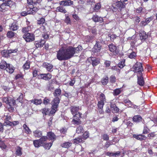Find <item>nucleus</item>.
I'll use <instances>...</instances> for the list:
<instances>
[{
  "label": "nucleus",
  "instance_id": "nucleus-10",
  "mask_svg": "<svg viewBox=\"0 0 157 157\" xmlns=\"http://www.w3.org/2000/svg\"><path fill=\"white\" fill-rule=\"evenodd\" d=\"M105 97L104 94L101 93L99 95L98 102V104H99L101 106L102 105H104V102L106 101Z\"/></svg>",
  "mask_w": 157,
  "mask_h": 157
},
{
  "label": "nucleus",
  "instance_id": "nucleus-54",
  "mask_svg": "<svg viewBox=\"0 0 157 157\" xmlns=\"http://www.w3.org/2000/svg\"><path fill=\"white\" fill-rule=\"evenodd\" d=\"M121 91L120 89H117L114 90L113 93L114 95L117 96L119 95L121 93Z\"/></svg>",
  "mask_w": 157,
  "mask_h": 157
},
{
  "label": "nucleus",
  "instance_id": "nucleus-44",
  "mask_svg": "<svg viewBox=\"0 0 157 157\" xmlns=\"http://www.w3.org/2000/svg\"><path fill=\"white\" fill-rule=\"evenodd\" d=\"M144 10L142 7H139L136 9V11L137 13H142L144 12Z\"/></svg>",
  "mask_w": 157,
  "mask_h": 157
},
{
  "label": "nucleus",
  "instance_id": "nucleus-1",
  "mask_svg": "<svg viewBox=\"0 0 157 157\" xmlns=\"http://www.w3.org/2000/svg\"><path fill=\"white\" fill-rule=\"evenodd\" d=\"M82 49V47L80 45L77 47L72 46L62 47L57 52L56 57L60 61L67 60Z\"/></svg>",
  "mask_w": 157,
  "mask_h": 157
},
{
  "label": "nucleus",
  "instance_id": "nucleus-40",
  "mask_svg": "<svg viewBox=\"0 0 157 157\" xmlns=\"http://www.w3.org/2000/svg\"><path fill=\"white\" fill-rule=\"evenodd\" d=\"M84 131V129L81 126H79L77 128L76 132L78 134L83 133Z\"/></svg>",
  "mask_w": 157,
  "mask_h": 157
},
{
  "label": "nucleus",
  "instance_id": "nucleus-50",
  "mask_svg": "<svg viewBox=\"0 0 157 157\" xmlns=\"http://www.w3.org/2000/svg\"><path fill=\"white\" fill-rule=\"evenodd\" d=\"M108 82V77H106L104 78H103L101 80V82L103 85H106Z\"/></svg>",
  "mask_w": 157,
  "mask_h": 157
},
{
  "label": "nucleus",
  "instance_id": "nucleus-36",
  "mask_svg": "<svg viewBox=\"0 0 157 157\" xmlns=\"http://www.w3.org/2000/svg\"><path fill=\"white\" fill-rule=\"evenodd\" d=\"M18 28V26L15 23H13L10 26V30L14 31L17 30Z\"/></svg>",
  "mask_w": 157,
  "mask_h": 157
},
{
  "label": "nucleus",
  "instance_id": "nucleus-39",
  "mask_svg": "<svg viewBox=\"0 0 157 157\" xmlns=\"http://www.w3.org/2000/svg\"><path fill=\"white\" fill-rule=\"evenodd\" d=\"M71 143L67 142L63 143L61 144V145L63 147L68 148L71 146Z\"/></svg>",
  "mask_w": 157,
  "mask_h": 157
},
{
  "label": "nucleus",
  "instance_id": "nucleus-38",
  "mask_svg": "<svg viewBox=\"0 0 157 157\" xmlns=\"http://www.w3.org/2000/svg\"><path fill=\"white\" fill-rule=\"evenodd\" d=\"M45 43V41L44 40H41V41L40 42H37L36 43V46L37 48H39L41 46H43L44 44Z\"/></svg>",
  "mask_w": 157,
  "mask_h": 157
},
{
  "label": "nucleus",
  "instance_id": "nucleus-14",
  "mask_svg": "<svg viewBox=\"0 0 157 157\" xmlns=\"http://www.w3.org/2000/svg\"><path fill=\"white\" fill-rule=\"evenodd\" d=\"M152 20V17H151L146 18L144 21L140 22V25L141 26H144L149 23Z\"/></svg>",
  "mask_w": 157,
  "mask_h": 157
},
{
  "label": "nucleus",
  "instance_id": "nucleus-9",
  "mask_svg": "<svg viewBox=\"0 0 157 157\" xmlns=\"http://www.w3.org/2000/svg\"><path fill=\"white\" fill-rule=\"evenodd\" d=\"M17 51V49H11L8 50H4L1 51V53L2 56L5 57H7L10 54L16 52Z\"/></svg>",
  "mask_w": 157,
  "mask_h": 157
},
{
  "label": "nucleus",
  "instance_id": "nucleus-33",
  "mask_svg": "<svg viewBox=\"0 0 157 157\" xmlns=\"http://www.w3.org/2000/svg\"><path fill=\"white\" fill-rule=\"evenodd\" d=\"M47 135L49 139L52 140H54L56 139L55 135L54 133L52 132H49L48 133Z\"/></svg>",
  "mask_w": 157,
  "mask_h": 157
},
{
  "label": "nucleus",
  "instance_id": "nucleus-61",
  "mask_svg": "<svg viewBox=\"0 0 157 157\" xmlns=\"http://www.w3.org/2000/svg\"><path fill=\"white\" fill-rule=\"evenodd\" d=\"M135 23L137 24L140 21V18L138 17H135Z\"/></svg>",
  "mask_w": 157,
  "mask_h": 157
},
{
  "label": "nucleus",
  "instance_id": "nucleus-31",
  "mask_svg": "<svg viewBox=\"0 0 157 157\" xmlns=\"http://www.w3.org/2000/svg\"><path fill=\"white\" fill-rule=\"evenodd\" d=\"M142 120V117L139 116H135L133 118V120L134 122L138 123L141 121Z\"/></svg>",
  "mask_w": 157,
  "mask_h": 157
},
{
  "label": "nucleus",
  "instance_id": "nucleus-28",
  "mask_svg": "<svg viewBox=\"0 0 157 157\" xmlns=\"http://www.w3.org/2000/svg\"><path fill=\"white\" fill-rule=\"evenodd\" d=\"M61 94V90L59 89H57L53 93L54 96L55 97H59Z\"/></svg>",
  "mask_w": 157,
  "mask_h": 157
},
{
  "label": "nucleus",
  "instance_id": "nucleus-45",
  "mask_svg": "<svg viewBox=\"0 0 157 157\" xmlns=\"http://www.w3.org/2000/svg\"><path fill=\"white\" fill-rule=\"evenodd\" d=\"M81 114H80L79 112H77L73 116V119L80 120V118L81 117Z\"/></svg>",
  "mask_w": 157,
  "mask_h": 157
},
{
  "label": "nucleus",
  "instance_id": "nucleus-15",
  "mask_svg": "<svg viewBox=\"0 0 157 157\" xmlns=\"http://www.w3.org/2000/svg\"><path fill=\"white\" fill-rule=\"evenodd\" d=\"M109 49L110 51L112 52L114 54H117L118 51L117 49L116 46L113 44H110L109 46Z\"/></svg>",
  "mask_w": 157,
  "mask_h": 157
},
{
  "label": "nucleus",
  "instance_id": "nucleus-55",
  "mask_svg": "<svg viewBox=\"0 0 157 157\" xmlns=\"http://www.w3.org/2000/svg\"><path fill=\"white\" fill-rule=\"evenodd\" d=\"M41 111L43 114L44 115H47L49 112V109L45 108L43 109Z\"/></svg>",
  "mask_w": 157,
  "mask_h": 157
},
{
  "label": "nucleus",
  "instance_id": "nucleus-64",
  "mask_svg": "<svg viewBox=\"0 0 157 157\" xmlns=\"http://www.w3.org/2000/svg\"><path fill=\"white\" fill-rule=\"evenodd\" d=\"M102 138L104 140H109L108 136L106 134H104L102 136Z\"/></svg>",
  "mask_w": 157,
  "mask_h": 157
},
{
  "label": "nucleus",
  "instance_id": "nucleus-6",
  "mask_svg": "<svg viewBox=\"0 0 157 157\" xmlns=\"http://www.w3.org/2000/svg\"><path fill=\"white\" fill-rule=\"evenodd\" d=\"M23 38L27 42H31L35 40L34 35L31 33H25L23 36Z\"/></svg>",
  "mask_w": 157,
  "mask_h": 157
},
{
  "label": "nucleus",
  "instance_id": "nucleus-60",
  "mask_svg": "<svg viewBox=\"0 0 157 157\" xmlns=\"http://www.w3.org/2000/svg\"><path fill=\"white\" fill-rule=\"evenodd\" d=\"M110 81L112 82H114L116 81V77L112 75L110 77Z\"/></svg>",
  "mask_w": 157,
  "mask_h": 157
},
{
  "label": "nucleus",
  "instance_id": "nucleus-21",
  "mask_svg": "<svg viewBox=\"0 0 157 157\" xmlns=\"http://www.w3.org/2000/svg\"><path fill=\"white\" fill-rule=\"evenodd\" d=\"M92 19L95 22H99L100 23H101L103 21V19L102 17H99L96 14L93 16Z\"/></svg>",
  "mask_w": 157,
  "mask_h": 157
},
{
  "label": "nucleus",
  "instance_id": "nucleus-20",
  "mask_svg": "<svg viewBox=\"0 0 157 157\" xmlns=\"http://www.w3.org/2000/svg\"><path fill=\"white\" fill-rule=\"evenodd\" d=\"M71 111V113L74 115V114H76L78 112L79 109V106H71L70 108Z\"/></svg>",
  "mask_w": 157,
  "mask_h": 157
},
{
  "label": "nucleus",
  "instance_id": "nucleus-13",
  "mask_svg": "<svg viewBox=\"0 0 157 157\" xmlns=\"http://www.w3.org/2000/svg\"><path fill=\"white\" fill-rule=\"evenodd\" d=\"M5 70L9 73L12 74L13 72L15 70V67L12 65L8 64L5 68Z\"/></svg>",
  "mask_w": 157,
  "mask_h": 157
},
{
  "label": "nucleus",
  "instance_id": "nucleus-23",
  "mask_svg": "<svg viewBox=\"0 0 157 157\" xmlns=\"http://www.w3.org/2000/svg\"><path fill=\"white\" fill-rule=\"evenodd\" d=\"M33 133V136L36 137H40L42 135V132L38 129L34 131Z\"/></svg>",
  "mask_w": 157,
  "mask_h": 157
},
{
  "label": "nucleus",
  "instance_id": "nucleus-18",
  "mask_svg": "<svg viewBox=\"0 0 157 157\" xmlns=\"http://www.w3.org/2000/svg\"><path fill=\"white\" fill-rule=\"evenodd\" d=\"M29 8L28 13L30 14H34L38 10L37 7L34 6V5L31 6Z\"/></svg>",
  "mask_w": 157,
  "mask_h": 157
},
{
  "label": "nucleus",
  "instance_id": "nucleus-12",
  "mask_svg": "<svg viewBox=\"0 0 157 157\" xmlns=\"http://www.w3.org/2000/svg\"><path fill=\"white\" fill-rule=\"evenodd\" d=\"M73 2L71 0H65L59 2L60 5L65 6H71L73 5Z\"/></svg>",
  "mask_w": 157,
  "mask_h": 157
},
{
  "label": "nucleus",
  "instance_id": "nucleus-25",
  "mask_svg": "<svg viewBox=\"0 0 157 157\" xmlns=\"http://www.w3.org/2000/svg\"><path fill=\"white\" fill-rule=\"evenodd\" d=\"M133 137L137 140H145L146 138L144 135H136L134 134L133 135Z\"/></svg>",
  "mask_w": 157,
  "mask_h": 157
},
{
  "label": "nucleus",
  "instance_id": "nucleus-7",
  "mask_svg": "<svg viewBox=\"0 0 157 157\" xmlns=\"http://www.w3.org/2000/svg\"><path fill=\"white\" fill-rule=\"evenodd\" d=\"M134 68V70L135 72H139L140 75H142L141 72L143 71L142 64L140 62H137L133 66Z\"/></svg>",
  "mask_w": 157,
  "mask_h": 157
},
{
  "label": "nucleus",
  "instance_id": "nucleus-17",
  "mask_svg": "<svg viewBox=\"0 0 157 157\" xmlns=\"http://www.w3.org/2000/svg\"><path fill=\"white\" fill-rule=\"evenodd\" d=\"M139 35L140 38L142 41L144 40L148 37L147 35L143 31H140Z\"/></svg>",
  "mask_w": 157,
  "mask_h": 157
},
{
  "label": "nucleus",
  "instance_id": "nucleus-8",
  "mask_svg": "<svg viewBox=\"0 0 157 157\" xmlns=\"http://www.w3.org/2000/svg\"><path fill=\"white\" fill-rule=\"evenodd\" d=\"M38 77L40 79L48 81L51 79L52 75L51 74L49 73L47 74H40L38 75Z\"/></svg>",
  "mask_w": 157,
  "mask_h": 157
},
{
  "label": "nucleus",
  "instance_id": "nucleus-57",
  "mask_svg": "<svg viewBox=\"0 0 157 157\" xmlns=\"http://www.w3.org/2000/svg\"><path fill=\"white\" fill-rule=\"evenodd\" d=\"M52 84V82H49L48 84L47 85V88L49 90L51 91L53 89L54 87L51 86Z\"/></svg>",
  "mask_w": 157,
  "mask_h": 157
},
{
  "label": "nucleus",
  "instance_id": "nucleus-26",
  "mask_svg": "<svg viewBox=\"0 0 157 157\" xmlns=\"http://www.w3.org/2000/svg\"><path fill=\"white\" fill-rule=\"evenodd\" d=\"M43 65L48 71H51L53 67V66L52 64L46 63H44Z\"/></svg>",
  "mask_w": 157,
  "mask_h": 157
},
{
  "label": "nucleus",
  "instance_id": "nucleus-4",
  "mask_svg": "<svg viewBox=\"0 0 157 157\" xmlns=\"http://www.w3.org/2000/svg\"><path fill=\"white\" fill-rule=\"evenodd\" d=\"M47 139V136H43L39 140H36L33 141V144L36 147H38L41 146H42L44 144V141H45Z\"/></svg>",
  "mask_w": 157,
  "mask_h": 157
},
{
  "label": "nucleus",
  "instance_id": "nucleus-51",
  "mask_svg": "<svg viewBox=\"0 0 157 157\" xmlns=\"http://www.w3.org/2000/svg\"><path fill=\"white\" fill-rule=\"evenodd\" d=\"M98 111L99 112V113L100 114H101L103 112V108L104 105H102L101 106H100V105L99 104H98Z\"/></svg>",
  "mask_w": 157,
  "mask_h": 157
},
{
  "label": "nucleus",
  "instance_id": "nucleus-47",
  "mask_svg": "<svg viewBox=\"0 0 157 157\" xmlns=\"http://www.w3.org/2000/svg\"><path fill=\"white\" fill-rule=\"evenodd\" d=\"M15 33L12 31H9L7 34V36L9 38H12L14 36Z\"/></svg>",
  "mask_w": 157,
  "mask_h": 157
},
{
  "label": "nucleus",
  "instance_id": "nucleus-37",
  "mask_svg": "<svg viewBox=\"0 0 157 157\" xmlns=\"http://www.w3.org/2000/svg\"><path fill=\"white\" fill-rule=\"evenodd\" d=\"M57 11L63 13H65L67 12L66 10L62 6H58L56 8Z\"/></svg>",
  "mask_w": 157,
  "mask_h": 157
},
{
  "label": "nucleus",
  "instance_id": "nucleus-63",
  "mask_svg": "<svg viewBox=\"0 0 157 157\" xmlns=\"http://www.w3.org/2000/svg\"><path fill=\"white\" fill-rule=\"evenodd\" d=\"M65 21L66 23L67 24H69L70 23L71 20L68 16H67L66 17V19L65 20Z\"/></svg>",
  "mask_w": 157,
  "mask_h": 157
},
{
  "label": "nucleus",
  "instance_id": "nucleus-41",
  "mask_svg": "<svg viewBox=\"0 0 157 157\" xmlns=\"http://www.w3.org/2000/svg\"><path fill=\"white\" fill-rule=\"evenodd\" d=\"M45 141H44V144H43L44 147L46 149H49L52 145V143H45Z\"/></svg>",
  "mask_w": 157,
  "mask_h": 157
},
{
  "label": "nucleus",
  "instance_id": "nucleus-62",
  "mask_svg": "<svg viewBox=\"0 0 157 157\" xmlns=\"http://www.w3.org/2000/svg\"><path fill=\"white\" fill-rule=\"evenodd\" d=\"M42 36L43 38L45 39H47L49 37L48 34L46 33H43L42 34Z\"/></svg>",
  "mask_w": 157,
  "mask_h": 157
},
{
  "label": "nucleus",
  "instance_id": "nucleus-58",
  "mask_svg": "<svg viewBox=\"0 0 157 157\" xmlns=\"http://www.w3.org/2000/svg\"><path fill=\"white\" fill-rule=\"evenodd\" d=\"M149 129L147 128L146 125H144V130L143 131V133L146 134L149 132Z\"/></svg>",
  "mask_w": 157,
  "mask_h": 157
},
{
  "label": "nucleus",
  "instance_id": "nucleus-29",
  "mask_svg": "<svg viewBox=\"0 0 157 157\" xmlns=\"http://www.w3.org/2000/svg\"><path fill=\"white\" fill-rule=\"evenodd\" d=\"M22 148L19 146H17L16 148V154L18 156H21L22 153Z\"/></svg>",
  "mask_w": 157,
  "mask_h": 157
},
{
  "label": "nucleus",
  "instance_id": "nucleus-59",
  "mask_svg": "<svg viewBox=\"0 0 157 157\" xmlns=\"http://www.w3.org/2000/svg\"><path fill=\"white\" fill-rule=\"evenodd\" d=\"M136 56V53L134 52H132L129 55V57L131 59H132L134 58Z\"/></svg>",
  "mask_w": 157,
  "mask_h": 157
},
{
  "label": "nucleus",
  "instance_id": "nucleus-48",
  "mask_svg": "<svg viewBox=\"0 0 157 157\" xmlns=\"http://www.w3.org/2000/svg\"><path fill=\"white\" fill-rule=\"evenodd\" d=\"M101 7V4L100 3H96L94 8V10L96 12Z\"/></svg>",
  "mask_w": 157,
  "mask_h": 157
},
{
  "label": "nucleus",
  "instance_id": "nucleus-16",
  "mask_svg": "<svg viewBox=\"0 0 157 157\" xmlns=\"http://www.w3.org/2000/svg\"><path fill=\"white\" fill-rule=\"evenodd\" d=\"M101 49V45L100 42L96 41L94 48V52H99Z\"/></svg>",
  "mask_w": 157,
  "mask_h": 157
},
{
  "label": "nucleus",
  "instance_id": "nucleus-52",
  "mask_svg": "<svg viewBox=\"0 0 157 157\" xmlns=\"http://www.w3.org/2000/svg\"><path fill=\"white\" fill-rule=\"evenodd\" d=\"M0 147L3 150L6 149V146L5 143L2 141H0Z\"/></svg>",
  "mask_w": 157,
  "mask_h": 157
},
{
  "label": "nucleus",
  "instance_id": "nucleus-24",
  "mask_svg": "<svg viewBox=\"0 0 157 157\" xmlns=\"http://www.w3.org/2000/svg\"><path fill=\"white\" fill-rule=\"evenodd\" d=\"M142 76V75H140V77H139L137 75V83L139 85L141 86H143L144 83L143 77Z\"/></svg>",
  "mask_w": 157,
  "mask_h": 157
},
{
  "label": "nucleus",
  "instance_id": "nucleus-22",
  "mask_svg": "<svg viewBox=\"0 0 157 157\" xmlns=\"http://www.w3.org/2000/svg\"><path fill=\"white\" fill-rule=\"evenodd\" d=\"M125 4L124 2L118 0L116 3V6L120 9L124 8L125 7Z\"/></svg>",
  "mask_w": 157,
  "mask_h": 157
},
{
  "label": "nucleus",
  "instance_id": "nucleus-32",
  "mask_svg": "<svg viewBox=\"0 0 157 157\" xmlns=\"http://www.w3.org/2000/svg\"><path fill=\"white\" fill-rule=\"evenodd\" d=\"M8 64L4 60H2L0 63V69H5L7 66Z\"/></svg>",
  "mask_w": 157,
  "mask_h": 157
},
{
  "label": "nucleus",
  "instance_id": "nucleus-34",
  "mask_svg": "<svg viewBox=\"0 0 157 157\" xmlns=\"http://www.w3.org/2000/svg\"><path fill=\"white\" fill-rule=\"evenodd\" d=\"M23 127L26 133L29 134H30L31 133V130L26 124H24Z\"/></svg>",
  "mask_w": 157,
  "mask_h": 157
},
{
  "label": "nucleus",
  "instance_id": "nucleus-2",
  "mask_svg": "<svg viewBox=\"0 0 157 157\" xmlns=\"http://www.w3.org/2000/svg\"><path fill=\"white\" fill-rule=\"evenodd\" d=\"M2 100L4 102L9 104L11 110L14 109L13 106L15 104V100L10 97H4L3 98Z\"/></svg>",
  "mask_w": 157,
  "mask_h": 157
},
{
  "label": "nucleus",
  "instance_id": "nucleus-43",
  "mask_svg": "<svg viewBox=\"0 0 157 157\" xmlns=\"http://www.w3.org/2000/svg\"><path fill=\"white\" fill-rule=\"evenodd\" d=\"M30 62L29 61H26L24 64L23 68L25 70H27L30 67Z\"/></svg>",
  "mask_w": 157,
  "mask_h": 157
},
{
  "label": "nucleus",
  "instance_id": "nucleus-11",
  "mask_svg": "<svg viewBox=\"0 0 157 157\" xmlns=\"http://www.w3.org/2000/svg\"><path fill=\"white\" fill-rule=\"evenodd\" d=\"M88 60L91 63L93 67L96 66L100 63V59L94 57L90 58L88 59Z\"/></svg>",
  "mask_w": 157,
  "mask_h": 157
},
{
  "label": "nucleus",
  "instance_id": "nucleus-19",
  "mask_svg": "<svg viewBox=\"0 0 157 157\" xmlns=\"http://www.w3.org/2000/svg\"><path fill=\"white\" fill-rule=\"evenodd\" d=\"M110 105L113 113H115L118 112L119 109L115 104H113L112 102H110Z\"/></svg>",
  "mask_w": 157,
  "mask_h": 157
},
{
  "label": "nucleus",
  "instance_id": "nucleus-42",
  "mask_svg": "<svg viewBox=\"0 0 157 157\" xmlns=\"http://www.w3.org/2000/svg\"><path fill=\"white\" fill-rule=\"evenodd\" d=\"M31 30V27L30 26H28L23 28L22 29V31L23 33H27L28 32L30 31Z\"/></svg>",
  "mask_w": 157,
  "mask_h": 157
},
{
  "label": "nucleus",
  "instance_id": "nucleus-5",
  "mask_svg": "<svg viewBox=\"0 0 157 157\" xmlns=\"http://www.w3.org/2000/svg\"><path fill=\"white\" fill-rule=\"evenodd\" d=\"M55 98L51 102V104L52 105L51 112H52L54 113H55L57 110L58 104L60 101V99L59 97ZM51 113H53L52 112Z\"/></svg>",
  "mask_w": 157,
  "mask_h": 157
},
{
  "label": "nucleus",
  "instance_id": "nucleus-56",
  "mask_svg": "<svg viewBox=\"0 0 157 157\" xmlns=\"http://www.w3.org/2000/svg\"><path fill=\"white\" fill-rule=\"evenodd\" d=\"M45 21V19L41 18L39 20H37V24L39 25L44 24Z\"/></svg>",
  "mask_w": 157,
  "mask_h": 157
},
{
  "label": "nucleus",
  "instance_id": "nucleus-53",
  "mask_svg": "<svg viewBox=\"0 0 157 157\" xmlns=\"http://www.w3.org/2000/svg\"><path fill=\"white\" fill-rule=\"evenodd\" d=\"M124 60L120 61L118 64V66L121 68H122L125 66Z\"/></svg>",
  "mask_w": 157,
  "mask_h": 157
},
{
  "label": "nucleus",
  "instance_id": "nucleus-35",
  "mask_svg": "<svg viewBox=\"0 0 157 157\" xmlns=\"http://www.w3.org/2000/svg\"><path fill=\"white\" fill-rule=\"evenodd\" d=\"M84 141L82 137H79L78 138H76L74 140V142L76 144H78L80 142H82Z\"/></svg>",
  "mask_w": 157,
  "mask_h": 157
},
{
  "label": "nucleus",
  "instance_id": "nucleus-27",
  "mask_svg": "<svg viewBox=\"0 0 157 157\" xmlns=\"http://www.w3.org/2000/svg\"><path fill=\"white\" fill-rule=\"evenodd\" d=\"M27 3L29 5H35L40 2V0H27Z\"/></svg>",
  "mask_w": 157,
  "mask_h": 157
},
{
  "label": "nucleus",
  "instance_id": "nucleus-3",
  "mask_svg": "<svg viewBox=\"0 0 157 157\" xmlns=\"http://www.w3.org/2000/svg\"><path fill=\"white\" fill-rule=\"evenodd\" d=\"M7 2L3 3L0 5V11L4 12L7 10L8 8L11 7L12 5L14 4V2L10 0L7 1Z\"/></svg>",
  "mask_w": 157,
  "mask_h": 157
},
{
  "label": "nucleus",
  "instance_id": "nucleus-46",
  "mask_svg": "<svg viewBox=\"0 0 157 157\" xmlns=\"http://www.w3.org/2000/svg\"><path fill=\"white\" fill-rule=\"evenodd\" d=\"M72 123L74 124L79 125L81 124V121L80 120H78L75 119H73L72 121Z\"/></svg>",
  "mask_w": 157,
  "mask_h": 157
},
{
  "label": "nucleus",
  "instance_id": "nucleus-30",
  "mask_svg": "<svg viewBox=\"0 0 157 157\" xmlns=\"http://www.w3.org/2000/svg\"><path fill=\"white\" fill-rule=\"evenodd\" d=\"M30 101L31 103H33L36 105L40 104L42 102L41 99H35L33 100H30Z\"/></svg>",
  "mask_w": 157,
  "mask_h": 157
},
{
  "label": "nucleus",
  "instance_id": "nucleus-49",
  "mask_svg": "<svg viewBox=\"0 0 157 157\" xmlns=\"http://www.w3.org/2000/svg\"><path fill=\"white\" fill-rule=\"evenodd\" d=\"M89 136V133L87 132H85L83 135L82 137V138L83 139V140L84 141L85 140L87 139Z\"/></svg>",
  "mask_w": 157,
  "mask_h": 157
}]
</instances>
